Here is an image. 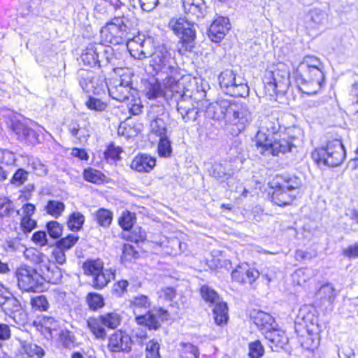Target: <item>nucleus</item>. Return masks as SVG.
<instances>
[{
    "label": "nucleus",
    "instance_id": "nucleus-64",
    "mask_svg": "<svg viewBox=\"0 0 358 358\" xmlns=\"http://www.w3.org/2000/svg\"><path fill=\"white\" fill-rule=\"evenodd\" d=\"M59 336L60 341L63 343L66 348H71V346L74 345L75 336L73 332L67 329L61 330L59 333Z\"/></svg>",
    "mask_w": 358,
    "mask_h": 358
},
{
    "label": "nucleus",
    "instance_id": "nucleus-40",
    "mask_svg": "<svg viewBox=\"0 0 358 358\" xmlns=\"http://www.w3.org/2000/svg\"><path fill=\"white\" fill-rule=\"evenodd\" d=\"M0 306L4 311H9L10 315L14 311L20 310L19 301L10 295L4 296L0 299Z\"/></svg>",
    "mask_w": 358,
    "mask_h": 358
},
{
    "label": "nucleus",
    "instance_id": "nucleus-45",
    "mask_svg": "<svg viewBox=\"0 0 358 358\" xmlns=\"http://www.w3.org/2000/svg\"><path fill=\"white\" fill-rule=\"evenodd\" d=\"M135 213L130 211H123L118 219V224L122 228L124 231L131 229L136 222Z\"/></svg>",
    "mask_w": 358,
    "mask_h": 358
},
{
    "label": "nucleus",
    "instance_id": "nucleus-23",
    "mask_svg": "<svg viewBox=\"0 0 358 358\" xmlns=\"http://www.w3.org/2000/svg\"><path fill=\"white\" fill-rule=\"evenodd\" d=\"M265 338L269 342V346L273 351L283 349L288 343V338L285 333L280 329H275L267 331L264 334Z\"/></svg>",
    "mask_w": 358,
    "mask_h": 358
},
{
    "label": "nucleus",
    "instance_id": "nucleus-37",
    "mask_svg": "<svg viewBox=\"0 0 358 358\" xmlns=\"http://www.w3.org/2000/svg\"><path fill=\"white\" fill-rule=\"evenodd\" d=\"M103 326L104 325L101 317H90L87 320V327L96 338L102 340L106 338V332Z\"/></svg>",
    "mask_w": 358,
    "mask_h": 358
},
{
    "label": "nucleus",
    "instance_id": "nucleus-33",
    "mask_svg": "<svg viewBox=\"0 0 358 358\" xmlns=\"http://www.w3.org/2000/svg\"><path fill=\"white\" fill-rule=\"evenodd\" d=\"M296 197L292 193L287 192L280 185L277 187L272 194V201L279 206L290 204Z\"/></svg>",
    "mask_w": 358,
    "mask_h": 358
},
{
    "label": "nucleus",
    "instance_id": "nucleus-59",
    "mask_svg": "<svg viewBox=\"0 0 358 358\" xmlns=\"http://www.w3.org/2000/svg\"><path fill=\"white\" fill-rule=\"evenodd\" d=\"M85 105L89 109L98 112L104 111L107 108V104L105 102L92 96L89 97Z\"/></svg>",
    "mask_w": 358,
    "mask_h": 358
},
{
    "label": "nucleus",
    "instance_id": "nucleus-32",
    "mask_svg": "<svg viewBox=\"0 0 358 358\" xmlns=\"http://www.w3.org/2000/svg\"><path fill=\"white\" fill-rule=\"evenodd\" d=\"M27 163V170L24 169V181L26 180L25 174L34 172L36 175L42 176L47 174V169L38 159L32 157L24 156V163Z\"/></svg>",
    "mask_w": 358,
    "mask_h": 358
},
{
    "label": "nucleus",
    "instance_id": "nucleus-41",
    "mask_svg": "<svg viewBox=\"0 0 358 358\" xmlns=\"http://www.w3.org/2000/svg\"><path fill=\"white\" fill-rule=\"evenodd\" d=\"M113 217V213L105 208L99 209L94 214L96 222L103 228L109 227L112 222Z\"/></svg>",
    "mask_w": 358,
    "mask_h": 358
},
{
    "label": "nucleus",
    "instance_id": "nucleus-29",
    "mask_svg": "<svg viewBox=\"0 0 358 358\" xmlns=\"http://www.w3.org/2000/svg\"><path fill=\"white\" fill-rule=\"evenodd\" d=\"M279 185L296 196L303 186V180L294 175H285L282 177V182Z\"/></svg>",
    "mask_w": 358,
    "mask_h": 358
},
{
    "label": "nucleus",
    "instance_id": "nucleus-2",
    "mask_svg": "<svg viewBox=\"0 0 358 358\" xmlns=\"http://www.w3.org/2000/svg\"><path fill=\"white\" fill-rule=\"evenodd\" d=\"M324 65L316 57L306 56L296 67L294 75L299 90L314 94L322 87L324 80Z\"/></svg>",
    "mask_w": 358,
    "mask_h": 358
},
{
    "label": "nucleus",
    "instance_id": "nucleus-4",
    "mask_svg": "<svg viewBox=\"0 0 358 358\" xmlns=\"http://www.w3.org/2000/svg\"><path fill=\"white\" fill-rule=\"evenodd\" d=\"M47 268L46 273L40 275L36 268L24 264V291L41 292L45 288V281L56 283L60 280L61 270L56 266L55 262L50 260Z\"/></svg>",
    "mask_w": 358,
    "mask_h": 358
},
{
    "label": "nucleus",
    "instance_id": "nucleus-27",
    "mask_svg": "<svg viewBox=\"0 0 358 358\" xmlns=\"http://www.w3.org/2000/svg\"><path fill=\"white\" fill-rule=\"evenodd\" d=\"M184 11L189 17L199 19L203 17L206 6L203 0H182Z\"/></svg>",
    "mask_w": 358,
    "mask_h": 358
},
{
    "label": "nucleus",
    "instance_id": "nucleus-54",
    "mask_svg": "<svg viewBox=\"0 0 358 358\" xmlns=\"http://www.w3.org/2000/svg\"><path fill=\"white\" fill-rule=\"evenodd\" d=\"M146 344L145 358H160L159 343L155 340H150Z\"/></svg>",
    "mask_w": 358,
    "mask_h": 358
},
{
    "label": "nucleus",
    "instance_id": "nucleus-3",
    "mask_svg": "<svg viewBox=\"0 0 358 358\" xmlns=\"http://www.w3.org/2000/svg\"><path fill=\"white\" fill-rule=\"evenodd\" d=\"M131 20L124 15H115L101 28L102 41L112 45H120L131 38L134 33Z\"/></svg>",
    "mask_w": 358,
    "mask_h": 358
},
{
    "label": "nucleus",
    "instance_id": "nucleus-58",
    "mask_svg": "<svg viewBox=\"0 0 358 358\" xmlns=\"http://www.w3.org/2000/svg\"><path fill=\"white\" fill-rule=\"evenodd\" d=\"M264 349L259 341H255L249 344V356L250 358H262Z\"/></svg>",
    "mask_w": 358,
    "mask_h": 358
},
{
    "label": "nucleus",
    "instance_id": "nucleus-7",
    "mask_svg": "<svg viewBox=\"0 0 358 358\" xmlns=\"http://www.w3.org/2000/svg\"><path fill=\"white\" fill-rule=\"evenodd\" d=\"M219 83L222 91L235 97H245L249 94V87L246 80L235 71L227 69L219 76Z\"/></svg>",
    "mask_w": 358,
    "mask_h": 358
},
{
    "label": "nucleus",
    "instance_id": "nucleus-16",
    "mask_svg": "<svg viewBox=\"0 0 358 358\" xmlns=\"http://www.w3.org/2000/svg\"><path fill=\"white\" fill-rule=\"evenodd\" d=\"M131 89V78L122 76L110 80L108 92L112 99L119 101H124L129 99Z\"/></svg>",
    "mask_w": 358,
    "mask_h": 358
},
{
    "label": "nucleus",
    "instance_id": "nucleus-13",
    "mask_svg": "<svg viewBox=\"0 0 358 358\" xmlns=\"http://www.w3.org/2000/svg\"><path fill=\"white\" fill-rule=\"evenodd\" d=\"M263 83L266 93L270 96L284 93L289 83L288 73L279 69L266 71Z\"/></svg>",
    "mask_w": 358,
    "mask_h": 358
},
{
    "label": "nucleus",
    "instance_id": "nucleus-55",
    "mask_svg": "<svg viewBox=\"0 0 358 358\" xmlns=\"http://www.w3.org/2000/svg\"><path fill=\"white\" fill-rule=\"evenodd\" d=\"M24 353L29 357L42 358L45 355L44 350L36 344L24 343Z\"/></svg>",
    "mask_w": 358,
    "mask_h": 358
},
{
    "label": "nucleus",
    "instance_id": "nucleus-62",
    "mask_svg": "<svg viewBox=\"0 0 358 358\" xmlns=\"http://www.w3.org/2000/svg\"><path fill=\"white\" fill-rule=\"evenodd\" d=\"M46 228L50 237L57 239L62 234V226L57 221L48 222Z\"/></svg>",
    "mask_w": 358,
    "mask_h": 358
},
{
    "label": "nucleus",
    "instance_id": "nucleus-1",
    "mask_svg": "<svg viewBox=\"0 0 358 358\" xmlns=\"http://www.w3.org/2000/svg\"><path fill=\"white\" fill-rule=\"evenodd\" d=\"M281 129L278 117L275 114L265 117L262 121L259 130L256 135V146L259 153L264 156H278L293 152L297 147L300 141L298 138L289 136L288 139L282 138H275Z\"/></svg>",
    "mask_w": 358,
    "mask_h": 358
},
{
    "label": "nucleus",
    "instance_id": "nucleus-63",
    "mask_svg": "<svg viewBox=\"0 0 358 358\" xmlns=\"http://www.w3.org/2000/svg\"><path fill=\"white\" fill-rule=\"evenodd\" d=\"M122 152V150L120 147H115L111 143L104 152V156L107 160L116 161L120 159V155Z\"/></svg>",
    "mask_w": 358,
    "mask_h": 358
},
{
    "label": "nucleus",
    "instance_id": "nucleus-14",
    "mask_svg": "<svg viewBox=\"0 0 358 358\" xmlns=\"http://www.w3.org/2000/svg\"><path fill=\"white\" fill-rule=\"evenodd\" d=\"M171 101L176 103V109L185 122L195 121L197 118L199 109L192 103L190 95L183 91L173 92Z\"/></svg>",
    "mask_w": 358,
    "mask_h": 358
},
{
    "label": "nucleus",
    "instance_id": "nucleus-50",
    "mask_svg": "<svg viewBox=\"0 0 358 358\" xmlns=\"http://www.w3.org/2000/svg\"><path fill=\"white\" fill-rule=\"evenodd\" d=\"M103 268V262L100 259L88 261L83 264V270L85 274L92 275L94 277Z\"/></svg>",
    "mask_w": 358,
    "mask_h": 358
},
{
    "label": "nucleus",
    "instance_id": "nucleus-31",
    "mask_svg": "<svg viewBox=\"0 0 358 358\" xmlns=\"http://www.w3.org/2000/svg\"><path fill=\"white\" fill-rule=\"evenodd\" d=\"M101 54L104 56L106 64H110L114 68H121L123 57L121 52L114 50L111 46H103Z\"/></svg>",
    "mask_w": 358,
    "mask_h": 358
},
{
    "label": "nucleus",
    "instance_id": "nucleus-48",
    "mask_svg": "<svg viewBox=\"0 0 358 358\" xmlns=\"http://www.w3.org/2000/svg\"><path fill=\"white\" fill-rule=\"evenodd\" d=\"M108 85L109 83L106 82L104 77L94 75L91 92L94 94L100 95L105 93L106 90H108Z\"/></svg>",
    "mask_w": 358,
    "mask_h": 358
},
{
    "label": "nucleus",
    "instance_id": "nucleus-11",
    "mask_svg": "<svg viewBox=\"0 0 358 358\" xmlns=\"http://www.w3.org/2000/svg\"><path fill=\"white\" fill-rule=\"evenodd\" d=\"M230 110L227 123L233 127L232 134L238 135L252 122V114L247 106L235 101L233 102Z\"/></svg>",
    "mask_w": 358,
    "mask_h": 358
},
{
    "label": "nucleus",
    "instance_id": "nucleus-49",
    "mask_svg": "<svg viewBox=\"0 0 358 358\" xmlns=\"http://www.w3.org/2000/svg\"><path fill=\"white\" fill-rule=\"evenodd\" d=\"M134 8H141L143 10L150 12L154 10L159 3V0H128Z\"/></svg>",
    "mask_w": 358,
    "mask_h": 358
},
{
    "label": "nucleus",
    "instance_id": "nucleus-34",
    "mask_svg": "<svg viewBox=\"0 0 358 358\" xmlns=\"http://www.w3.org/2000/svg\"><path fill=\"white\" fill-rule=\"evenodd\" d=\"M115 270L110 268L102 269L93 279V286L96 289H102L111 280L115 278Z\"/></svg>",
    "mask_w": 358,
    "mask_h": 358
},
{
    "label": "nucleus",
    "instance_id": "nucleus-9",
    "mask_svg": "<svg viewBox=\"0 0 358 358\" xmlns=\"http://www.w3.org/2000/svg\"><path fill=\"white\" fill-rule=\"evenodd\" d=\"M200 294L209 306H214L213 313L215 322L220 326L227 324L229 319L228 307L225 302L220 301L217 292L208 285H203L200 288Z\"/></svg>",
    "mask_w": 358,
    "mask_h": 358
},
{
    "label": "nucleus",
    "instance_id": "nucleus-46",
    "mask_svg": "<svg viewBox=\"0 0 358 358\" xmlns=\"http://www.w3.org/2000/svg\"><path fill=\"white\" fill-rule=\"evenodd\" d=\"M326 20L325 13L319 10H312L306 15L307 23L310 27L323 24Z\"/></svg>",
    "mask_w": 358,
    "mask_h": 358
},
{
    "label": "nucleus",
    "instance_id": "nucleus-5",
    "mask_svg": "<svg viewBox=\"0 0 358 358\" xmlns=\"http://www.w3.org/2000/svg\"><path fill=\"white\" fill-rule=\"evenodd\" d=\"M168 317V312L162 308L148 311L145 315H137L135 320L138 327L133 329L132 342L143 345L148 339L146 329H158L160 322L167 320Z\"/></svg>",
    "mask_w": 358,
    "mask_h": 358
},
{
    "label": "nucleus",
    "instance_id": "nucleus-35",
    "mask_svg": "<svg viewBox=\"0 0 358 358\" xmlns=\"http://www.w3.org/2000/svg\"><path fill=\"white\" fill-rule=\"evenodd\" d=\"M123 239L136 243H143L146 240V232L141 227H135L133 229L123 231L122 234Z\"/></svg>",
    "mask_w": 358,
    "mask_h": 358
},
{
    "label": "nucleus",
    "instance_id": "nucleus-12",
    "mask_svg": "<svg viewBox=\"0 0 358 358\" xmlns=\"http://www.w3.org/2000/svg\"><path fill=\"white\" fill-rule=\"evenodd\" d=\"M174 52L165 46H160L152 55L150 65L156 73L169 74L176 69Z\"/></svg>",
    "mask_w": 358,
    "mask_h": 358
},
{
    "label": "nucleus",
    "instance_id": "nucleus-6",
    "mask_svg": "<svg viewBox=\"0 0 358 358\" xmlns=\"http://www.w3.org/2000/svg\"><path fill=\"white\" fill-rule=\"evenodd\" d=\"M313 157L319 163L322 162L329 166H340L345 159L346 152L341 141H329L325 146L315 149Z\"/></svg>",
    "mask_w": 358,
    "mask_h": 358
},
{
    "label": "nucleus",
    "instance_id": "nucleus-51",
    "mask_svg": "<svg viewBox=\"0 0 358 358\" xmlns=\"http://www.w3.org/2000/svg\"><path fill=\"white\" fill-rule=\"evenodd\" d=\"M103 325L110 329L117 328L121 322L120 316L117 313H110L100 316Z\"/></svg>",
    "mask_w": 358,
    "mask_h": 358
},
{
    "label": "nucleus",
    "instance_id": "nucleus-26",
    "mask_svg": "<svg viewBox=\"0 0 358 358\" xmlns=\"http://www.w3.org/2000/svg\"><path fill=\"white\" fill-rule=\"evenodd\" d=\"M156 160L148 155H138L134 157L131 168L138 172H150L155 167Z\"/></svg>",
    "mask_w": 358,
    "mask_h": 358
},
{
    "label": "nucleus",
    "instance_id": "nucleus-24",
    "mask_svg": "<svg viewBox=\"0 0 358 358\" xmlns=\"http://www.w3.org/2000/svg\"><path fill=\"white\" fill-rule=\"evenodd\" d=\"M36 324V329L41 333L47 339L52 338L54 336L57 335V331L59 328V322L52 317H43L42 320Z\"/></svg>",
    "mask_w": 358,
    "mask_h": 358
},
{
    "label": "nucleus",
    "instance_id": "nucleus-15",
    "mask_svg": "<svg viewBox=\"0 0 358 358\" xmlns=\"http://www.w3.org/2000/svg\"><path fill=\"white\" fill-rule=\"evenodd\" d=\"M295 323L303 326L310 336L317 334L320 331L315 310L310 306H304L299 309Z\"/></svg>",
    "mask_w": 358,
    "mask_h": 358
},
{
    "label": "nucleus",
    "instance_id": "nucleus-53",
    "mask_svg": "<svg viewBox=\"0 0 358 358\" xmlns=\"http://www.w3.org/2000/svg\"><path fill=\"white\" fill-rule=\"evenodd\" d=\"M24 143L35 145L39 143V134L32 128L29 127L24 122Z\"/></svg>",
    "mask_w": 358,
    "mask_h": 358
},
{
    "label": "nucleus",
    "instance_id": "nucleus-43",
    "mask_svg": "<svg viewBox=\"0 0 358 358\" xmlns=\"http://www.w3.org/2000/svg\"><path fill=\"white\" fill-rule=\"evenodd\" d=\"M85 220V217L82 213L73 212L69 217L67 221L68 228L72 231H78L82 229Z\"/></svg>",
    "mask_w": 358,
    "mask_h": 358
},
{
    "label": "nucleus",
    "instance_id": "nucleus-38",
    "mask_svg": "<svg viewBox=\"0 0 358 358\" xmlns=\"http://www.w3.org/2000/svg\"><path fill=\"white\" fill-rule=\"evenodd\" d=\"M94 73L92 71L80 69L78 71L80 86L87 92L91 93Z\"/></svg>",
    "mask_w": 358,
    "mask_h": 358
},
{
    "label": "nucleus",
    "instance_id": "nucleus-52",
    "mask_svg": "<svg viewBox=\"0 0 358 358\" xmlns=\"http://www.w3.org/2000/svg\"><path fill=\"white\" fill-rule=\"evenodd\" d=\"M65 209V205L63 202L59 201L51 200L48 202L46 210L48 214L57 218L59 217Z\"/></svg>",
    "mask_w": 358,
    "mask_h": 358
},
{
    "label": "nucleus",
    "instance_id": "nucleus-8",
    "mask_svg": "<svg viewBox=\"0 0 358 358\" xmlns=\"http://www.w3.org/2000/svg\"><path fill=\"white\" fill-rule=\"evenodd\" d=\"M169 27L179 37L184 51H192L196 38L194 22L184 17L172 18L169 22Z\"/></svg>",
    "mask_w": 358,
    "mask_h": 358
},
{
    "label": "nucleus",
    "instance_id": "nucleus-60",
    "mask_svg": "<svg viewBox=\"0 0 358 358\" xmlns=\"http://www.w3.org/2000/svg\"><path fill=\"white\" fill-rule=\"evenodd\" d=\"M139 257L140 253L135 250V248H123L121 260L122 263L126 264L137 259Z\"/></svg>",
    "mask_w": 358,
    "mask_h": 358
},
{
    "label": "nucleus",
    "instance_id": "nucleus-20",
    "mask_svg": "<svg viewBox=\"0 0 358 358\" xmlns=\"http://www.w3.org/2000/svg\"><path fill=\"white\" fill-rule=\"evenodd\" d=\"M339 291L336 290L331 283L322 285L315 294V299L321 306L327 308L333 306Z\"/></svg>",
    "mask_w": 358,
    "mask_h": 358
},
{
    "label": "nucleus",
    "instance_id": "nucleus-17",
    "mask_svg": "<svg viewBox=\"0 0 358 358\" xmlns=\"http://www.w3.org/2000/svg\"><path fill=\"white\" fill-rule=\"evenodd\" d=\"M233 102L232 100L220 99L210 103L206 110L207 117L216 120H224L227 122Z\"/></svg>",
    "mask_w": 358,
    "mask_h": 358
},
{
    "label": "nucleus",
    "instance_id": "nucleus-25",
    "mask_svg": "<svg viewBox=\"0 0 358 358\" xmlns=\"http://www.w3.org/2000/svg\"><path fill=\"white\" fill-rule=\"evenodd\" d=\"M253 322L263 334L274 327V318L268 313L262 310H254L252 315Z\"/></svg>",
    "mask_w": 358,
    "mask_h": 358
},
{
    "label": "nucleus",
    "instance_id": "nucleus-28",
    "mask_svg": "<svg viewBox=\"0 0 358 358\" xmlns=\"http://www.w3.org/2000/svg\"><path fill=\"white\" fill-rule=\"evenodd\" d=\"M143 93L148 99H155L164 95L161 83L154 78L144 82Z\"/></svg>",
    "mask_w": 358,
    "mask_h": 358
},
{
    "label": "nucleus",
    "instance_id": "nucleus-30",
    "mask_svg": "<svg viewBox=\"0 0 358 358\" xmlns=\"http://www.w3.org/2000/svg\"><path fill=\"white\" fill-rule=\"evenodd\" d=\"M4 216L17 217L20 226L22 227V216L20 214V210L14 208L13 201L0 196V217Z\"/></svg>",
    "mask_w": 358,
    "mask_h": 358
},
{
    "label": "nucleus",
    "instance_id": "nucleus-10",
    "mask_svg": "<svg viewBox=\"0 0 358 358\" xmlns=\"http://www.w3.org/2000/svg\"><path fill=\"white\" fill-rule=\"evenodd\" d=\"M150 134L157 137L171 135L168 125L169 114L162 105H152L147 113Z\"/></svg>",
    "mask_w": 358,
    "mask_h": 358
},
{
    "label": "nucleus",
    "instance_id": "nucleus-18",
    "mask_svg": "<svg viewBox=\"0 0 358 358\" xmlns=\"http://www.w3.org/2000/svg\"><path fill=\"white\" fill-rule=\"evenodd\" d=\"M259 277V272L250 268L247 263L239 264L236 269L231 272L233 280L243 284H252Z\"/></svg>",
    "mask_w": 358,
    "mask_h": 358
},
{
    "label": "nucleus",
    "instance_id": "nucleus-36",
    "mask_svg": "<svg viewBox=\"0 0 358 358\" xmlns=\"http://www.w3.org/2000/svg\"><path fill=\"white\" fill-rule=\"evenodd\" d=\"M317 271L311 268H301L296 269L292 275V281L297 285H302L315 276Z\"/></svg>",
    "mask_w": 358,
    "mask_h": 358
},
{
    "label": "nucleus",
    "instance_id": "nucleus-19",
    "mask_svg": "<svg viewBox=\"0 0 358 358\" xmlns=\"http://www.w3.org/2000/svg\"><path fill=\"white\" fill-rule=\"evenodd\" d=\"M103 50V45L101 44H89L83 50L80 59L84 65L89 67H101V59H99V55Z\"/></svg>",
    "mask_w": 358,
    "mask_h": 358
},
{
    "label": "nucleus",
    "instance_id": "nucleus-44",
    "mask_svg": "<svg viewBox=\"0 0 358 358\" xmlns=\"http://www.w3.org/2000/svg\"><path fill=\"white\" fill-rule=\"evenodd\" d=\"M178 351L182 358H199L198 348L190 343H180Z\"/></svg>",
    "mask_w": 358,
    "mask_h": 358
},
{
    "label": "nucleus",
    "instance_id": "nucleus-57",
    "mask_svg": "<svg viewBox=\"0 0 358 358\" xmlns=\"http://www.w3.org/2000/svg\"><path fill=\"white\" fill-rule=\"evenodd\" d=\"M87 301L92 310H97L103 306V297L96 293H90L87 296Z\"/></svg>",
    "mask_w": 358,
    "mask_h": 358
},
{
    "label": "nucleus",
    "instance_id": "nucleus-39",
    "mask_svg": "<svg viewBox=\"0 0 358 358\" xmlns=\"http://www.w3.org/2000/svg\"><path fill=\"white\" fill-rule=\"evenodd\" d=\"M134 312L136 314L142 310H147L151 305L149 297L146 295L140 294L134 296L131 301Z\"/></svg>",
    "mask_w": 358,
    "mask_h": 358
},
{
    "label": "nucleus",
    "instance_id": "nucleus-47",
    "mask_svg": "<svg viewBox=\"0 0 358 358\" xmlns=\"http://www.w3.org/2000/svg\"><path fill=\"white\" fill-rule=\"evenodd\" d=\"M172 152L170 135L159 137L158 153L160 157H167L171 156Z\"/></svg>",
    "mask_w": 358,
    "mask_h": 358
},
{
    "label": "nucleus",
    "instance_id": "nucleus-61",
    "mask_svg": "<svg viewBox=\"0 0 358 358\" xmlns=\"http://www.w3.org/2000/svg\"><path fill=\"white\" fill-rule=\"evenodd\" d=\"M21 115H15L11 117L10 120V127L17 136V138L21 137L22 133V123L21 122Z\"/></svg>",
    "mask_w": 358,
    "mask_h": 358
},
{
    "label": "nucleus",
    "instance_id": "nucleus-56",
    "mask_svg": "<svg viewBox=\"0 0 358 358\" xmlns=\"http://www.w3.org/2000/svg\"><path fill=\"white\" fill-rule=\"evenodd\" d=\"M31 305L36 310H47L49 307L48 301L43 295H38L31 299Z\"/></svg>",
    "mask_w": 358,
    "mask_h": 358
},
{
    "label": "nucleus",
    "instance_id": "nucleus-21",
    "mask_svg": "<svg viewBox=\"0 0 358 358\" xmlns=\"http://www.w3.org/2000/svg\"><path fill=\"white\" fill-rule=\"evenodd\" d=\"M229 29V19L224 17H219L210 24L208 30V35L212 41L218 43L224 38Z\"/></svg>",
    "mask_w": 358,
    "mask_h": 358
},
{
    "label": "nucleus",
    "instance_id": "nucleus-22",
    "mask_svg": "<svg viewBox=\"0 0 358 358\" xmlns=\"http://www.w3.org/2000/svg\"><path fill=\"white\" fill-rule=\"evenodd\" d=\"M132 341L131 337L122 331H117L109 338L108 347L112 352H129Z\"/></svg>",
    "mask_w": 358,
    "mask_h": 358
},
{
    "label": "nucleus",
    "instance_id": "nucleus-42",
    "mask_svg": "<svg viewBox=\"0 0 358 358\" xmlns=\"http://www.w3.org/2000/svg\"><path fill=\"white\" fill-rule=\"evenodd\" d=\"M83 178L87 182L94 184H101L104 182L106 176L100 171L89 167L84 170Z\"/></svg>",
    "mask_w": 358,
    "mask_h": 358
}]
</instances>
